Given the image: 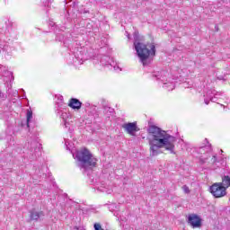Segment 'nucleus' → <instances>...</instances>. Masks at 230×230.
Returning a JSON list of instances; mask_svg holds the SVG:
<instances>
[{"instance_id": "nucleus-1", "label": "nucleus", "mask_w": 230, "mask_h": 230, "mask_svg": "<svg viewBox=\"0 0 230 230\" xmlns=\"http://www.w3.org/2000/svg\"><path fill=\"white\" fill-rule=\"evenodd\" d=\"M147 141L149 143V152L151 157H155L162 154L161 148H165L170 154H175V143L177 138L166 133L156 126H149Z\"/></svg>"}, {"instance_id": "nucleus-2", "label": "nucleus", "mask_w": 230, "mask_h": 230, "mask_svg": "<svg viewBox=\"0 0 230 230\" xmlns=\"http://www.w3.org/2000/svg\"><path fill=\"white\" fill-rule=\"evenodd\" d=\"M133 37L135 40L134 47L137 57L140 58V62H142L143 66H148V57H150V55H155V45H149L150 49H148L146 45L141 42L139 32L135 31Z\"/></svg>"}, {"instance_id": "nucleus-3", "label": "nucleus", "mask_w": 230, "mask_h": 230, "mask_svg": "<svg viewBox=\"0 0 230 230\" xmlns=\"http://www.w3.org/2000/svg\"><path fill=\"white\" fill-rule=\"evenodd\" d=\"M75 159L78 161L79 168H83V170H89V168L96 166L98 161L93 156L91 152L85 148L75 153Z\"/></svg>"}, {"instance_id": "nucleus-4", "label": "nucleus", "mask_w": 230, "mask_h": 230, "mask_svg": "<svg viewBox=\"0 0 230 230\" xmlns=\"http://www.w3.org/2000/svg\"><path fill=\"white\" fill-rule=\"evenodd\" d=\"M168 76V72H155L153 74V78H156V80H160L161 84H163V88L167 89V91H173L175 89V84L171 80L166 78Z\"/></svg>"}, {"instance_id": "nucleus-5", "label": "nucleus", "mask_w": 230, "mask_h": 230, "mask_svg": "<svg viewBox=\"0 0 230 230\" xmlns=\"http://www.w3.org/2000/svg\"><path fill=\"white\" fill-rule=\"evenodd\" d=\"M204 146H200L199 149V154L201 155L199 156V159L201 163H206L208 161V157H211V151L213 150L211 148V144L208 141V138L204 139Z\"/></svg>"}, {"instance_id": "nucleus-6", "label": "nucleus", "mask_w": 230, "mask_h": 230, "mask_svg": "<svg viewBox=\"0 0 230 230\" xmlns=\"http://www.w3.org/2000/svg\"><path fill=\"white\" fill-rule=\"evenodd\" d=\"M209 191L215 199H222V197H226L227 195L226 187L219 182L212 184L209 188Z\"/></svg>"}, {"instance_id": "nucleus-7", "label": "nucleus", "mask_w": 230, "mask_h": 230, "mask_svg": "<svg viewBox=\"0 0 230 230\" xmlns=\"http://www.w3.org/2000/svg\"><path fill=\"white\" fill-rule=\"evenodd\" d=\"M73 55L75 57L74 64H84L85 60V49L82 47H77L73 50Z\"/></svg>"}, {"instance_id": "nucleus-8", "label": "nucleus", "mask_w": 230, "mask_h": 230, "mask_svg": "<svg viewBox=\"0 0 230 230\" xmlns=\"http://www.w3.org/2000/svg\"><path fill=\"white\" fill-rule=\"evenodd\" d=\"M56 114L58 118H61L64 121V126L67 128V119H69V113L67 112V109H66V104H61L56 110Z\"/></svg>"}, {"instance_id": "nucleus-9", "label": "nucleus", "mask_w": 230, "mask_h": 230, "mask_svg": "<svg viewBox=\"0 0 230 230\" xmlns=\"http://www.w3.org/2000/svg\"><path fill=\"white\" fill-rule=\"evenodd\" d=\"M187 222L190 227H193V229L202 226V219L197 214H190Z\"/></svg>"}, {"instance_id": "nucleus-10", "label": "nucleus", "mask_w": 230, "mask_h": 230, "mask_svg": "<svg viewBox=\"0 0 230 230\" xmlns=\"http://www.w3.org/2000/svg\"><path fill=\"white\" fill-rule=\"evenodd\" d=\"M122 128H124L127 134L129 136H136V132H139V128H137V122H128L122 125Z\"/></svg>"}, {"instance_id": "nucleus-11", "label": "nucleus", "mask_w": 230, "mask_h": 230, "mask_svg": "<svg viewBox=\"0 0 230 230\" xmlns=\"http://www.w3.org/2000/svg\"><path fill=\"white\" fill-rule=\"evenodd\" d=\"M206 98L204 99V102L206 103V105H209V101L210 102H217V96H218V94L217 93V91L215 90H208L206 94H205Z\"/></svg>"}, {"instance_id": "nucleus-12", "label": "nucleus", "mask_w": 230, "mask_h": 230, "mask_svg": "<svg viewBox=\"0 0 230 230\" xmlns=\"http://www.w3.org/2000/svg\"><path fill=\"white\" fill-rule=\"evenodd\" d=\"M40 143H39L37 140H32L29 142L28 148L31 150V152H33V154H37V152L40 151Z\"/></svg>"}, {"instance_id": "nucleus-13", "label": "nucleus", "mask_w": 230, "mask_h": 230, "mask_svg": "<svg viewBox=\"0 0 230 230\" xmlns=\"http://www.w3.org/2000/svg\"><path fill=\"white\" fill-rule=\"evenodd\" d=\"M68 107H71V109L79 111V109H82V102L76 98H72L70 99Z\"/></svg>"}, {"instance_id": "nucleus-14", "label": "nucleus", "mask_w": 230, "mask_h": 230, "mask_svg": "<svg viewBox=\"0 0 230 230\" xmlns=\"http://www.w3.org/2000/svg\"><path fill=\"white\" fill-rule=\"evenodd\" d=\"M97 190L102 193H107L108 195L112 193V187L105 185V183H102L100 186H97Z\"/></svg>"}, {"instance_id": "nucleus-15", "label": "nucleus", "mask_w": 230, "mask_h": 230, "mask_svg": "<svg viewBox=\"0 0 230 230\" xmlns=\"http://www.w3.org/2000/svg\"><path fill=\"white\" fill-rule=\"evenodd\" d=\"M43 217H44L43 211L37 212L35 210H31L30 214L31 220H39V218H42Z\"/></svg>"}, {"instance_id": "nucleus-16", "label": "nucleus", "mask_w": 230, "mask_h": 230, "mask_svg": "<svg viewBox=\"0 0 230 230\" xmlns=\"http://www.w3.org/2000/svg\"><path fill=\"white\" fill-rule=\"evenodd\" d=\"M219 184H221V186H223V188L227 190V188L230 186V177L227 175L223 176L222 182H219Z\"/></svg>"}, {"instance_id": "nucleus-17", "label": "nucleus", "mask_w": 230, "mask_h": 230, "mask_svg": "<svg viewBox=\"0 0 230 230\" xmlns=\"http://www.w3.org/2000/svg\"><path fill=\"white\" fill-rule=\"evenodd\" d=\"M31 118H33V111L31 110L27 111V127H30V121L31 120Z\"/></svg>"}, {"instance_id": "nucleus-18", "label": "nucleus", "mask_w": 230, "mask_h": 230, "mask_svg": "<svg viewBox=\"0 0 230 230\" xmlns=\"http://www.w3.org/2000/svg\"><path fill=\"white\" fill-rule=\"evenodd\" d=\"M109 60H111V58L104 56L102 58H101V64H102L103 66H109V63H105L109 62Z\"/></svg>"}, {"instance_id": "nucleus-19", "label": "nucleus", "mask_w": 230, "mask_h": 230, "mask_svg": "<svg viewBox=\"0 0 230 230\" xmlns=\"http://www.w3.org/2000/svg\"><path fill=\"white\" fill-rule=\"evenodd\" d=\"M104 112L107 114V112H110V114H112V112H114V109L111 108V107H104Z\"/></svg>"}, {"instance_id": "nucleus-20", "label": "nucleus", "mask_w": 230, "mask_h": 230, "mask_svg": "<svg viewBox=\"0 0 230 230\" xmlns=\"http://www.w3.org/2000/svg\"><path fill=\"white\" fill-rule=\"evenodd\" d=\"M182 190L184 193H190V187H188L187 185H183Z\"/></svg>"}, {"instance_id": "nucleus-21", "label": "nucleus", "mask_w": 230, "mask_h": 230, "mask_svg": "<svg viewBox=\"0 0 230 230\" xmlns=\"http://www.w3.org/2000/svg\"><path fill=\"white\" fill-rule=\"evenodd\" d=\"M211 163H217V155L212 156Z\"/></svg>"}, {"instance_id": "nucleus-22", "label": "nucleus", "mask_w": 230, "mask_h": 230, "mask_svg": "<svg viewBox=\"0 0 230 230\" xmlns=\"http://www.w3.org/2000/svg\"><path fill=\"white\" fill-rule=\"evenodd\" d=\"M43 4H48V3H49V0H41Z\"/></svg>"}, {"instance_id": "nucleus-23", "label": "nucleus", "mask_w": 230, "mask_h": 230, "mask_svg": "<svg viewBox=\"0 0 230 230\" xmlns=\"http://www.w3.org/2000/svg\"><path fill=\"white\" fill-rule=\"evenodd\" d=\"M128 39H130V35L129 34H128Z\"/></svg>"}, {"instance_id": "nucleus-24", "label": "nucleus", "mask_w": 230, "mask_h": 230, "mask_svg": "<svg viewBox=\"0 0 230 230\" xmlns=\"http://www.w3.org/2000/svg\"><path fill=\"white\" fill-rule=\"evenodd\" d=\"M11 75H13L12 73H10ZM12 76V78H13V75H11Z\"/></svg>"}, {"instance_id": "nucleus-25", "label": "nucleus", "mask_w": 230, "mask_h": 230, "mask_svg": "<svg viewBox=\"0 0 230 230\" xmlns=\"http://www.w3.org/2000/svg\"><path fill=\"white\" fill-rule=\"evenodd\" d=\"M1 96H2V93L0 92V98H1Z\"/></svg>"}, {"instance_id": "nucleus-26", "label": "nucleus", "mask_w": 230, "mask_h": 230, "mask_svg": "<svg viewBox=\"0 0 230 230\" xmlns=\"http://www.w3.org/2000/svg\"><path fill=\"white\" fill-rule=\"evenodd\" d=\"M216 30H218V28L216 27Z\"/></svg>"}, {"instance_id": "nucleus-27", "label": "nucleus", "mask_w": 230, "mask_h": 230, "mask_svg": "<svg viewBox=\"0 0 230 230\" xmlns=\"http://www.w3.org/2000/svg\"><path fill=\"white\" fill-rule=\"evenodd\" d=\"M216 30H218V28L216 27Z\"/></svg>"}, {"instance_id": "nucleus-28", "label": "nucleus", "mask_w": 230, "mask_h": 230, "mask_svg": "<svg viewBox=\"0 0 230 230\" xmlns=\"http://www.w3.org/2000/svg\"><path fill=\"white\" fill-rule=\"evenodd\" d=\"M216 30H218V28L216 27Z\"/></svg>"}]
</instances>
